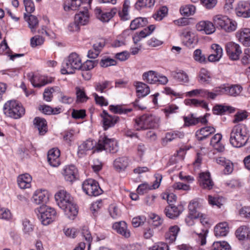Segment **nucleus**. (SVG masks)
<instances>
[{
  "label": "nucleus",
  "instance_id": "f257e3e1",
  "mask_svg": "<svg viewBox=\"0 0 250 250\" xmlns=\"http://www.w3.org/2000/svg\"><path fill=\"white\" fill-rule=\"evenodd\" d=\"M55 198L57 205L63 210L66 217L73 220L78 214V209L71 195L65 190H61L55 194Z\"/></svg>",
  "mask_w": 250,
  "mask_h": 250
},
{
  "label": "nucleus",
  "instance_id": "f03ea898",
  "mask_svg": "<svg viewBox=\"0 0 250 250\" xmlns=\"http://www.w3.org/2000/svg\"><path fill=\"white\" fill-rule=\"evenodd\" d=\"M248 129L243 124L234 125L230 133L229 142L235 147H240L245 146L249 140Z\"/></svg>",
  "mask_w": 250,
  "mask_h": 250
},
{
  "label": "nucleus",
  "instance_id": "7ed1b4c3",
  "mask_svg": "<svg viewBox=\"0 0 250 250\" xmlns=\"http://www.w3.org/2000/svg\"><path fill=\"white\" fill-rule=\"evenodd\" d=\"M134 128L137 131L156 129L160 125V118L155 115L146 113L134 119Z\"/></svg>",
  "mask_w": 250,
  "mask_h": 250
},
{
  "label": "nucleus",
  "instance_id": "20e7f679",
  "mask_svg": "<svg viewBox=\"0 0 250 250\" xmlns=\"http://www.w3.org/2000/svg\"><path fill=\"white\" fill-rule=\"evenodd\" d=\"M82 62L80 56L75 52L71 53L63 63L61 69L62 74H73L76 70L82 68Z\"/></svg>",
  "mask_w": 250,
  "mask_h": 250
},
{
  "label": "nucleus",
  "instance_id": "39448f33",
  "mask_svg": "<svg viewBox=\"0 0 250 250\" xmlns=\"http://www.w3.org/2000/svg\"><path fill=\"white\" fill-rule=\"evenodd\" d=\"M4 114L14 119L21 118L24 115L25 109L21 104L15 100L7 101L3 106Z\"/></svg>",
  "mask_w": 250,
  "mask_h": 250
},
{
  "label": "nucleus",
  "instance_id": "423d86ee",
  "mask_svg": "<svg viewBox=\"0 0 250 250\" xmlns=\"http://www.w3.org/2000/svg\"><path fill=\"white\" fill-rule=\"evenodd\" d=\"M119 146L117 141L110 139L105 135L100 136L95 150L97 152L105 150L107 152L115 153L118 151Z\"/></svg>",
  "mask_w": 250,
  "mask_h": 250
},
{
  "label": "nucleus",
  "instance_id": "0eeeda50",
  "mask_svg": "<svg viewBox=\"0 0 250 250\" xmlns=\"http://www.w3.org/2000/svg\"><path fill=\"white\" fill-rule=\"evenodd\" d=\"M38 216L43 225H48L57 218V213L55 209L47 206H42L38 209Z\"/></svg>",
  "mask_w": 250,
  "mask_h": 250
},
{
  "label": "nucleus",
  "instance_id": "6e6552de",
  "mask_svg": "<svg viewBox=\"0 0 250 250\" xmlns=\"http://www.w3.org/2000/svg\"><path fill=\"white\" fill-rule=\"evenodd\" d=\"M142 79L149 84L158 83L161 84H166L168 82V79L167 77L153 70L144 72L142 75Z\"/></svg>",
  "mask_w": 250,
  "mask_h": 250
},
{
  "label": "nucleus",
  "instance_id": "1a4fd4ad",
  "mask_svg": "<svg viewBox=\"0 0 250 250\" xmlns=\"http://www.w3.org/2000/svg\"><path fill=\"white\" fill-rule=\"evenodd\" d=\"M82 188L83 191L89 196H97L102 193L99 183L92 179L85 180L83 184Z\"/></svg>",
  "mask_w": 250,
  "mask_h": 250
},
{
  "label": "nucleus",
  "instance_id": "9d476101",
  "mask_svg": "<svg viewBox=\"0 0 250 250\" xmlns=\"http://www.w3.org/2000/svg\"><path fill=\"white\" fill-rule=\"evenodd\" d=\"M117 12V9L115 7L111 8L109 11L103 10L100 7H98L94 9L96 17L103 22H108Z\"/></svg>",
  "mask_w": 250,
  "mask_h": 250
},
{
  "label": "nucleus",
  "instance_id": "9b49d317",
  "mask_svg": "<svg viewBox=\"0 0 250 250\" xmlns=\"http://www.w3.org/2000/svg\"><path fill=\"white\" fill-rule=\"evenodd\" d=\"M226 50L229 58L233 61L238 60L242 53L240 46L233 42H228L226 45Z\"/></svg>",
  "mask_w": 250,
  "mask_h": 250
},
{
  "label": "nucleus",
  "instance_id": "f8f14e48",
  "mask_svg": "<svg viewBox=\"0 0 250 250\" xmlns=\"http://www.w3.org/2000/svg\"><path fill=\"white\" fill-rule=\"evenodd\" d=\"M183 43L188 47H193L196 44L197 39L189 28L184 29L181 34Z\"/></svg>",
  "mask_w": 250,
  "mask_h": 250
},
{
  "label": "nucleus",
  "instance_id": "ddd939ff",
  "mask_svg": "<svg viewBox=\"0 0 250 250\" xmlns=\"http://www.w3.org/2000/svg\"><path fill=\"white\" fill-rule=\"evenodd\" d=\"M97 143L95 140L88 139L83 142L78 146V154L79 157H82L86 154L87 151L93 149V152H97L95 150Z\"/></svg>",
  "mask_w": 250,
  "mask_h": 250
},
{
  "label": "nucleus",
  "instance_id": "4468645a",
  "mask_svg": "<svg viewBox=\"0 0 250 250\" xmlns=\"http://www.w3.org/2000/svg\"><path fill=\"white\" fill-rule=\"evenodd\" d=\"M101 116L103 118L102 122L104 130L114 126L119 120L118 116L109 115L105 110L103 111Z\"/></svg>",
  "mask_w": 250,
  "mask_h": 250
},
{
  "label": "nucleus",
  "instance_id": "2eb2a0df",
  "mask_svg": "<svg viewBox=\"0 0 250 250\" xmlns=\"http://www.w3.org/2000/svg\"><path fill=\"white\" fill-rule=\"evenodd\" d=\"M62 174L66 181L72 183L76 180L78 171L74 165H67L63 168Z\"/></svg>",
  "mask_w": 250,
  "mask_h": 250
},
{
  "label": "nucleus",
  "instance_id": "dca6fc26",
  "mask_svg": "<svg viewBox=\"0 0 250 250\" xmlns=\"http://www.w3.org/2000/svg\"><path fill=\"white\" fill-rule=\"evenodd\" d=\"M183 210L184 207L182 205L176 206L170 204L165 208L164 212L167 217L174 219L178 217Z\"/></svg>",
  "mask_w": 250,
  "mask_h": 250
},
{
  "label": "nucleus",
  "instance_id": "f3484780",
  "mask_svg": "<svg viewBox=\"0 0 250 250\" xmlns=\"http://www.w3.org/2000/svg\"><path fill=\"white\" fill-rule=\"evenodd\" d=\"M236 37L244 46H250V28H244L236 33Z\"/></svg>",
  "mask_w": 250,
  "mask_h": 250
},
{
  "label": "nucleus",
  "instance_id": "a211bd4d",
  "mask_svg": "<svg viewBox=\"0 0 250 250\" xmlns=\"http://www.w3.org/2000/svg\"><path fill=\"white\" fill-rule=\"evenodd\" d=\"M60 150L57 148H53L48 151L47 161L51 166L57 167L60 165Z\"/></svg>",
  "mask_w": 250,
  "mask_h": 250
},
{
  "label": "nucleus",
  "instance_id": "6ab92c4d",
  "mask_svg": "<svg viewBox=\"0 0 250 250\" xmlns=\"http://www.w3.org/2000/svg\"><path fill=\"white\" fill-rule=\"evenodd\" d=\"M202 157L200 156L199 153H197V156L193 164V173L194 174L198 175V182L201 186H203V172L201 170V165Z\"/></svg>",
  "mask_w": 250,
  "mask_h": 250
},
{
  "label": "nucleus",
  "instance_id": "aec40b11",
  "mask_svg": "<svg viewBox=\"0 0 250 250\" xmlns=\"http://www.w3.org/2000/svg\"><path fill=\"white\" fill-rule=\"evenodd\" d=\"M236 14L237 16L243 18L250 17V3L246 1L238 3L236 8Z\"/></svg>",
  "mask_w": 250,
  "mask_h": 250
},
{
  "label": "nucleus",
  "instance_id": "412c9836",
  "mask_svg": "<svg viewBox=\"0 0 250 250\" xmlns=\"http://www.w3.org/2000/svg\"><path fill=\"white\" fill-rule=\"evenodd\" d=\"M221 87L223 94H226L232 96L239 95L242 90V87L239 85L229 86L228 84H223L221 85Z\"/></svg>",
  "mask_w": 250,
  "mask_h": 250
},
{
  "label": "nucleus",
  "instance_id": "4be33fe9",
  "mask_svg": "<svg viewBox=\"0 0 250 250\" xmlns=\"http://www.w3.org/2000/svg\"><path fill=\"white\" fill-rule=\"evenodd\" d=\"M32 199L36 204L46 203L49 200L48 192L44 189L37 190L34 193Z\"/></svg>",
  "mask_w": 250,
  "mask_h": 250
},
{
  "label": "nucleus",
  "instance_id": "5701e85b",
  "mask_svg": "<svg viewBox=\"0 0 250 250\" xmlns=\"http://www.w3.org/2000/svg\"><path fill=\"white\" fill-rule=\"evenodd\" d=\"M112 228L118 233L125 238H128L130 236V231L127 229V224L125 221H120L114 223Z\"/></svg>",
  "mask_w": 250,
  "mask_h": 250
},
{
  "label": "nucleus",
  "instance_id": "b1692460",
  "mask_svg": "<svg viewBox=\"0 0 250 250\" xmlns=\"http://www.w3.org/2000/svg\"><path fill=\"white\" fill-rule=\"evenodd\" d=\"M194 233L198 237L197 242L201 246L203 245V218L200 217L195 221Z\"/></svg>",
  "mask_w": 250,
  "mask_h": 250
},
{
  "label": "nucleus",
  "instance_id": "393cba45",
  "mask_svg": "<svg viewBox=\"0 0 250 250\" xmlns=\"http://www.w3.org/2000/svg\"><path fill=\"white\" fill-rule=\"evenodd\" d=\"M211 49L212 53L208 56V61L210 62L219 61L223 55L222 48L217 44H213Z\"/></svg>",
  "mask_w": 250,
  "mask_h": 250
},
{
  "label": "nucleus",
  "instance_id": "a878e982",
  "mask_svg": "<svg viewBox=\"0 0 250 250\" xmlns=\"http://www.w3.org/2000/svg\"><path fill=\"white\" fill-rule=\"evenodd\" d=\"M30 81L33 86L35 87H42L52 82L51 78L48 79L47 77L38 75H33Z\"/></svg>",
  "mask_w": 250,
  "mask_h": 250
},
{
  "label": "nucleus",
  "instance_id": "bb28decb",
  "mask_svg": "<svg viewBox=\"0 0 250 250\" xmlns=\"http://www.w3.org/2000/svg\"><path fill=\"white\" fill-rule=\"evenodd\" d=\"M32 177L28 173L20 175L17 178L18 184L21 189L29 188L31 187Z\"/></svg>",
  "mask_w": 250,
  "mask_h": 250
},
{
  "label": "nucleus",
  "instance_id": "cd10ccee",
  "mask_svg": "<svg viewBox=\"0 0 250 250\" xmlns=\"http://www.w3.org/2000/svg\"><path fill=\"white\" fill-rule=\"evenodd\" d=\"M84 10L80 12L75 16L74 21L80 25H86L89 21V14L87 9L84 6Z\"/></svg>",
  "mask_w": 250,
  "mask_h": 250
},
{
  "label": "nucleus",
  "instance_id": "c85d7f7f",
  "mask_svg": "<svg viewBox=\"0 0 250 250\" xmlns=\"http://www.w3.org/2000/svg\"><path fill=\"white\" fill-rule=\"evenodd\" d=\"M180 230V228L177 225L170 227L165 234V239L167 242L172 243L174 242Z\"/></svg>",
  "mask_w": 250,
  "mask_h": 250
},
{
  "label": "nucleus",
  "instance_id": "c756f323",
  "mask_svg": "<svg viewBox=\"0 0 250 250\" xmlns=\"http://www.w3.org/2000/svg\"><path fill=\"white\" fill-rule=\"evenodd\" d=\"M33 124L40 135H43L47 131V122L44 119L37 117L33 120Z\"/></svg>",
  "mask_w": 250,
  "mask_h": 250
},
{
  "label": "nucleus",
  "instance_id": "7c9ffc66",
  "mask_svg": "<svg viewBox=\"0 0 250 250\" xmlns=\"http://www.w3.org/2000/svg\"><path fill=\"white\" fill-rule=\"evenodd\" d=\"M129 164L128 158L126 157H121L116 159L113 163L115 169L118 171H125Z\"/></svg>",
  "mask_w": 250,
  "mask_h": 250
},
{
  "label": "nucleus",
  "instance_id": "2f4dec72",
  "mask_svg": "<svg viewBox=\"0 0 250 250\" xmlns=\"http://www.w3.org/2000/svg\"><path fill=\"white\" fill-rule=\"evenodd\" d=\"M134 85L136 87V92L139 98L144 97L150 92L149 87L143 82H135Z\"/></svg>",
  "mask_w": 250,
  "mask_h": 250
},
{
  "label": "nucleus",
  "instance_id": "473e14b6",
  "mask_svg": "<svg viewBox=\"0 0 250 250\" xmlns=\"http://www.w3.org/2000/svg\"><path fill=\"white\" fill-rule=\"evenodd\" d=\"M83 236L85 239L86 242H80L78 246L76 247L79 250H84L86 245H87L88 248L90 247V243L92 240L91 233H90L88 229L86 228L83 229L82 231Z\"/></svg>",
  "mask_w": 250,
  "mask_h": 250
},
{
  "label": "nucleus",
  "instance_id": "72a5a7b5",
  "mask_svg": "<svg viewBox=\"0 0 250 250\" xmlns=\"http://www.w3.org/2000/svg\"><path fill=\"white\" fill-rule=\"evenodd\" d=\"M229 231V228L226 222L218 224L214 228V233L216 237L225 236Z\"/></svg>",
  "mask_w": 250,
  "mask_h": 250
},
{
  "label": "nucleus",
  "instance_id": "f704fd0d",
  "mask_svg": "<svg viewBox=\"0 0 250 250\" xmlns=\"http://www.w3.org/2000/svg\"><path fill=\"white\" fill-rule=\"evenodd\" d=\"M148 23L146 18L138 17L131 21L130 24V30H135L139 28L145 26Z\"/></svg>",
  "mask_w": 250,
  "mask_h": 250
},
{
  "label": "nucleus",
  "instance_id": "c9c22d12",
  "mask_svg": "<svg viewBox=\"0 0 250 250\" xmlns=\"http://www.w3.org/2000/svg\"><path fill=\"white\" fill-rule=\"evenodd\" d=\"M250 233V231L246 226L240 227L235 232L236 236L239 240H246V239H249Z\"/></svg>",
  "mask_w": 250,
  "mask_h": 250
},
{
  "label": "nucleus",
  "instance_id": "e433bc0d",
  "mask_svg": "<svg viewBox=\"0 0 250 250\" xmlns=\"http://www.w3.org/2000/svg\"><path fill=\"white\" fill-rule=\"evenodd\" d=\"M24 19L27 21L28 26L31 29V32L32 33L35 32L39 23L37 18L31 14L27 16L26 14H24Z\"/></svg>",
  "mask_w": 250,
  "mask_h": 250
},
{
  "label": "nucleus",
  "instance_id": "4c0bfd02",
  "mask_svg": "<svg viewBox=\"0 0 250 250\" xmlns=\"http://www.w3.org/2000/svg\"><path fill=\"white\" fill-rule=\"evenodd\" d=\"M189 213L193 215H199V217H203V214L200 212V207L199 206L198 202L196 200L190 201L188 206Z\"/></svg>",
  "mask_w": 250,
  "mask_h": 250
},
{
  "label": "nucleus",
  "instance_id": "58836bf2",
  "mask_svg": "<svg viewBox=\"0 0 250 250\" xmlns=\"http://www.w3.org/2000/svg\"><path fill=\"white\" fill-rule=\"evenodd\" d=\"M184 120L185 125L186 126L195 125L199 123L203 124V117L196 118L194 116L193 114H190L188 116L184 117Z\"/></svg>",
  "mask_w": 250,
  "mask_h": 250
},
{
  "label": "nucleus",
  "instance_id": "ea45409f",
  "mask_svg": "<svg viewBox=\"0 0 250 250\" xmlns=\"http://www.w3.org/2000/svg\"><path fill=\"white\" fill-rule=\"evenodd\" d=\"M155 0H138L135 4V8L137 10H141L144 8H150L154 6Z\"/></svg>",
  "mask_w": 250,
  "mask_h": 250
},
{
  "label": "nucleus",
  "instance_id": "a19ab883",
  "mask_svg": "<svg viewBox=\"0 0 250 250\" xmlns=\"http://www.w3.org/2000/svg\"><path fill=\"white\" fill-rule=\"evenodd\" d=\"M130 4V2L129 0H125L122 10L119 11V15L122 21H127L130 18L128 12Z\"/></svg>",
  "mask_w": 250,
  "mask_h": 250
},
{
  "label": "nucleus",
  "instance_id": "79ce46f5",
  "mask_svg": "<svg viewBox=\"0 0 250 250\" xmlns=\"http://www.w3.org/2000/svg\"><path fill=\"white\" fill-rule=\"evenodd\" d=\"M83 0H70L67 2V5L64 6L65 10H76L82 5L84 4Z\"/></svg>",
  "mask_w": 250,
  "mask_h": 250
},
{
  "label": "nucleus",
  "instance_id": "37998d69",
  "mask_svg": "<svg viewBox=\"0 0 250 250\" xmlns=\"http://www.w3.org/2000/svg\"><path fill=\"white\" fill-rule=\"evenodd\" d=\"M172 75L173 78L179 82L186 83L188 81V74L183 70L173 71L172 72Z\"/></svg>",
  "mask_w": 250,
  "mask_h": 250
},
{
  "label": "nucleus",
  "instance_id": "c03bdc74",
  "mask_svg": "<svg viewBox=\"0 0 250 250\" xmlns=\"http://www.w3.org/2000/svg\"><path fill=\"white\" fill-rule=\"evenodd\" d=\"M195 7L193 5L190 4L181 6L180 9L181 14L187 17L193 15L195 13Z\"/></svg>",
  "mask_w": 250,
  "mask_h": 250
},
{
  "label": "nucleus",
  "instance_id": "a18cd8bd",
  "mask_svg": "<svg viewBox=\"0 0 250 250\" xmlns=\"http://www.w3.org/2000/svg\"><path fill=\"white\" fill-rule=\"evenodd\" d=\"M223 95L221 86L216 87L212 91L204 90V96L207 99L214 100L219 95Z\"/></svg>",
  "mask_w": 250,
  "mask_h": 250
},
{
  "label": "nucleus",
  "instance_id": "49530a36",
  "mask_svg": "<svg viewBox=\"0 0 250 250\" xmlns=\"http://www.w3.org/2000/svg\"><path fill=\"white\" fill-rule=\"evenodd\" d=\"M109 110L113 113L115 114H127L128 112H130L132 111V109L131 108H124L122 106L120 105H110L109 106Z\"/></svg>",
  "mask_w": 250,
  "mask_h": 250
},
{
  "label": "nucleus",
  "instance_id": "de8ad7c7",
  "mask_svg": "<svg viewBox=\"0 0 250 250\" xmlns=\"http://www.w3.org/2000/svg\"><path fill=\"white\" fill-rule=\"evenodd\" d=\"M184 133L179 131H173L167 132L166 134L165 139L167 142H171L177 138H183Z\"/></svg>",
  "mask_w": 250,
  "mask_h": 250
},
{
  "label": "nucleus",
  "instance_id": "09e8293b",
  "mask_svg": "<svg viewBox=\"0 0 250 250\" xmlns=\"http://www.w3.org/2000/svg\"><path fill=\"white\" fill-rule=\"evenodd\" d=\"M211 250H231V248L226 241H216L213 242Z\"/></svg>",
  "mask_w": 250,
  "mask_h": 250
},
{
  "label": "nucleus",
  "instance_id": "8fccbe9b",
  "mask_svg": "<svg viewBox=\"0 0 250 250\" xmlns=\"http://www.w3.org/2000/svg\"><path fill=\"white\" fill-rule=\"evenodd\" d=\"M213 110L214 114H222L227 111H229L231 113L234 110V109L230 106L218 104L215 105Z\"/></svg>",
  "mask_w": 250,
  "mask_h": 250
},
{
  "label": "nucleus",
  "instance_id": "3c124183",
  "mask_svg": "<svg viewBox=\"0 0 250 250\" xmlns=\"http://www.w3.org/2000/svg\"><path fill=\"white\" fill-rule=\"evenodd\" d=\"M208 114L204 115V139L214 134L215 132V129L214 127L208 125V120L206 118Z\"/></svg>",
  "mask_w": 250,
  "mask_h": 250
},
{
  "label": "nucleus",
  "instance_id": "603ef678",
  "mask_svg": "<svg viewBox=\"0 0 250 250\" xmlns=\"http://www.w3.org/2000/svg\"><path fill=\"white\" fill-rule=\"evenodd\" d=\"M108 210L110 216L113 219H117L121 215V211L116 205H110L109 207Z\"/></svg>",
  "mask_w": 250,
  "mask_h": 250
},
{
  "label": "nucleus",
  "instance_id": "864d4df0",
  "mask_svg": "<svg viewBox=\"0 0 250 250\" xmlns=\"http://www.w3.org/2000/svg\"><path fill=\"white\" fill-rule=\"evenodd\" d=\"M77 101L78 103H83L86 102L88 98L86 96L83 89H81L78 87L76 88Z\"/></svg>",
  "mask_w": 250,
  "mask_h": 250
},
{
  "label": "nucleus",
  "instance_id": "5fc2aeb1",
  "mask_svg": "<svg viewBox=\"0 0 250 250\" xmlns=\"http://www.w3.org/2000/svg\"><path fill=\"white\" fill-rule=\"evenodd\" d=\"M208 202L210 205L216 206L218 208H220L223 205L224 200L223 198H217L211 195H208Z\"/></svg>",
  "mask_w": 250,
  "mask_h": 250
},
{
  "label": "nucleus",
  "instance_id": "6e6d98bb",
  "mask_svg": "<svg viewBox=\"0 0 250 250\" xmlns=\"http://www.w3.org/2000/svg\"><path fill=\"white\" fill-rule=\"evenodd\" d=\"M168 9L166 6H162L154 14L153 17L157 21H161L167 14Z\"/></svg>",
  "mask_w": 250,
  "mask_h": 250
},
{
  "label": "nucleus",
  "instance_id": "4d7b16f0",
  "mask_svg": "<svg viewBox=\"0 0 250 250\" xmlns=\"http://www.w3.org/2000/svg\"><path fill=\"white\" fill-rule=\"evenodd\" d=\"M204 188L211 189L214 186V182L211 178L209 172H204Z\"/></svg>",
  "mask_w": 250,
  "mask_h": 250
},
{
  "label": "nucleus",
  "instance_id": "13d9d810",
  "mask_svg": "<svg viewBox=\"0 0 250 250\" xmlns=\"http://www.w3.org/2000/svg\"><path fill=\"white\" fill-rule=\"evenodd\" d=\"M116 63L115 60L108 57H104L100 61V64L103 67H107L110 66L115 65Z\"/></svg>",
  "mask_w": 250,
  "mask_h": 250
},
{
  "label": "nucleus",
  "instance_id": "bf43d9fd",
  "mask_svg": "<svg viewBox=\"0 0 250 250\" xmlns=\"http://www.w3.org/2000/svg\"><path fill=\"white\" fill-rule=\"evenodd\" d=\"M215 24L222 28L225 22H229V18L222 15H218L215 16L213 19Z\"/></svg>",
  "mask_w": 250,
  "mask_h": 250
},
{
  "label": "nucleus",
  "instance_id": "052dcab7",
  "mask_svg": "<svg viewBox=\"0 0 250 250\" xmlns=\"http://www.w3.org/2000/svg\"><path fill=\"white\" fill-rule=\"evenodd\" d=\"M110 82L109 81H104L103 82L95 83H94V87L96 91L100 93L104 92V89H106L109 85Z\"/></svg>",
  "mask_w": 250,
  "mask_h": 250
},
{
  "label": "nucleus",
  "instance_id": "680f3d73",
  "mask_svg": "<svg viewBox=\"0 0 250 250\" xmlns=\"http://www.w3.org/2000/svg\"><path fill=\"white\" fill-rule=\"evenodd\" d=\"M221 29H224L228 32L233 31L236 29V23L235 22L231 21L229 18V22H225Z\"/></svg>",
  "mask_w": 250,
  "mask_h": 250
},
{
  "label": "nucleus",
  "instance_id": "e2e57ef3",
  "mask_svg": "<svg viewBox=\"0 0 250 250\" xmlns=\"http://www.w3.org/2000/svg\"><path fill=\"white\" fill-rule=\"evenodd\" d=\"M193 20V18H181L174 21L173 22L176 25L179 26H184L190 24L191 23V21Z\"/></svg>",
  "mask_w": 250,
  "mask_h": 250
},
{
  "label": "nucleus",
  "instance_id": "0e129e2a",
  "mask_svg": "<svg viewBox=\"0 0 250 250\" xmlns=\"http://www.w3.org/2000/svg\"><path fill=\"white\" fill-rule=\"evenodd\" d=\"M92 96L94 98L95 103L101 106H107L108 101L103 96H99L96 93H93Z\"/></svg>",
  "mask_w": 250,
  "mask_h": 250
},
{
  "label": "nucleus",
  "instance_id": "69168bd1",
  "mask_svg": "<svg viewBox=\"0 0 250 250\" xmlns=\"http://www.w3.org/2000/svg\"><path fill=\"white\" fill-rule=\"evenodd\" d=\"M44 39L40 36H35L30 40V44L32 47L40 45L44 42Z\"/></svg>",
  "mask_w": 250,
  "mask_h": 250
},
{
  "label": "nucleus",
  "instance_id": "338daca9",
  "mask_svg": "<svg viewBox=\"0 0 250 250\" xmlns=\"http://www.w3.org/2000/svg\"><path fill=\"white\" fill-rule=\"evenodd\" d=\"M146 218L145 216H138L134 217L132 220V224L135 228H137L142 225L146 221Z\"/></svg>",
  "mask_w": 250,
  "mask_h": 250
},
{
  "label": "nucleus",
  "instance_id": "774afa93",
  "mask_svg": "<svg viewBox=\"0 0 250 250\" xmlns=\"http://www.w3.org/2000/svg\"><path fill=\"white\" fill-rule=\"evenodd\" d=\"M215 30L213 24L209 21H204V32L206 34H211Z\"/></svg>",
  "mask_w": 250,
  "mask_h": 250
}]
</instances>
